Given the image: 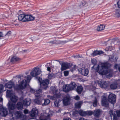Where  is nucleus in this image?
I'll return each mask as SVG.
<instances>
[{"mask_svg": "<svg viewBox=\"0 0 120 120\" xmlns=\"http://www.w3.org/2000/svg\"><path fill=\"white\" fill-rule=\"evenodd\" d=\"M35 18V17L32 15H25L24 14H20L18 16L19 20L24 22L33 21Z\"/></svg>", "mask_w": 120, "mask_h": 120, "instance_id": "20e7f679", "label": "nucleus"}, {"mask_svg": "<svg viewBox=\"0 0 120 120\" xmlns=\"http://www.w3.org/2000/svg\"><path fill=\"white\" fill-rule=\"evenodd\" d=\"M75 99V100H79L80 99V97L78 95H77L74 98Z\"/></svg>", "mask_w": 120, "mask_h": 120, "instance_id": "de8ad7c7", "label": "nucleus"}, {"mask_svg": "<svg viewBox=\"0 0 120 120\" xmlns=\"http://www.w3.org/2000/svg\"><path fill=\"white\" fill-rule=\"evenodd\" d=\"M113 83L111 84L110 86V88L113 90L116 89L117 85L120 84V79L118 80H113Z\"/></svg>", "mask_w": 120, "mask_h": 120, "instance_id": "423d86ee", "label": "nucleus"}, {"mask_svg": "<svg viewBox=\"0 0 120 120\" xmlns=\"http://www.w3.org/2000/svg\"><path fill=\"white\" fill-rule=\"evenodd\" d=\"M70 100L69 98L67 97H65L64 98L63 100V101L64 105H68Z\"/></svg>", "mask_w": 120, "mask_h": 120, "instance_id": "6ab92c4d", "label": "nucleus"}, {"mask_svg": "<svg viewBox=\"0 0 120 120\" xmlns=\"http://www.w3.org/2000/svg\"><path fill=\"white\" fill-rule=\"evenodd\" d=\"M109 101L111 103L114 104L116 101V95L114 94H109L108 97Z\"/></svg>", "mask_w": 120, "mask_h": 120, "instance_id": "0eeeda50", "label": "nucleus"}, {"mask_svg": "<svg viewBox=\"0 0 120 120\" xmlns=\"http://www.w3.org/2000/svg\"><path fill=\"white\" fill-rule=\"evenodd\" d=\"M93 111H86V115L91 116L93 114Z\"/></svg>", "mask_w": 120, "mask_h": 120, "instance_id": "ea45409f", "label": "nucleus"}, {"mask_svg": "<svg viewBox=\"0 0 120 120\" xmlns=\"http://www.w3.org/2000/svg\"><path fill=\"white\" fill-rule=\"evenodd\" d=\"M87 5V4L86 2L85 1H83L82 2V4H81L79 6L80 8H81L83 7L84 6H86Z\"/></svg>", "mask_w": 120, "mask_h": 120, "instance_id": "72a5a7b5", "label": "nucleus"}, {"mask_svg": "<svg viewBox=\"0 0 120 120\" xmlns=\"http://www.w3.org/2000/svg\"><path fill=\"white\" fill-rule=\"evenodd\" d=\"M41 72V70L40 69L35 67L30 72V74L32 76L36 77V78L40 82L41 86L43 89L45 90L48 87L49 81L47 79L42 80L40 77H37L38 75L40 74Z\"/></svg>", "mask_w": 120, "mask_h": 120, "instance_id": "f257e3e1", "label": "nucleus"}, {"mask_svg": "<svg viewBox=\"0 0 120 120\" xmlns=\"http://www.w3.org/2000/svg\"><path fill=\"white\" fill-rule=\"evenodd\" d=\"M64 120H71V119L70 118H66L65 119H64Z\"/></svg>", "mask_w": 120, "mask_h": 120, "instance_id": "bf43d9fd", "label": "nucleus"}, {"mask_svg": "<svg viewBox=\"0 0 120 120\" xmlns=\"http://www.w3.org/2000/svg\"><path fill=\"white\" fill-rule=\"evenodd\" d=\"M79 114L82 116H85L86 115V111H83L82 110H80L79 111Z\"/></svg>", "mask_w": 120, "mask_h": 120, "instance_id": "2f4dec72", "label": "nucleus"}, {"mask_svg": "<svg viewBox=\"0 0 120 120\" xmlns=\"http://www.w3.org/2000/svg\"><path fill=\"white\" fill-rule=\"evenodd\" d=\"M109 113L111 119L112 118V117L113 116V120H118L116 114L113 112V111L112 110H110L109 112Z\"/></svg>", "mask_w": 120, "mask_h": 120, "instance_id": "a211bd4d", "label": "nucleus"}, {"mask_svg": "<svg viewBox=\"0 0 120 120\" xmlns=\"http://www.w3.org/2000/svg\"><path fill=\"white\" fill-rule=\"evenodd\" d=\"M3 86L2 84H0V90H1L3 89Z\"/></svg>", "mask_w": 120, "mask_h": 120, "instance_id": "8fccbe9b", "label": "nucleus"}, {"mask_svg": "<svg viewBox=\"0 0 120 120\" xmlns=\"http://www.w3.org/2000/svg\"><path fill=\"white\" fill-rule=\"evenodd\" d=\"M79 120H87L86 119H85L83 118H81L79 119Z\"/></svg>", "mask_w": 120, "mask_h": 120, "instance_id": "13d9d810", "label": "nucleus"}, {"mask_svg": "<svg viewBox=\"0 0 120 120\" xmlns=\"http://www.w3.org/2000/svg\"><path fill=\"white\" fill-rule=\"evenodd\" d=\"M113 57L112 56H110V57H109V60H110L111 61H113V60H111V59H113Z\"/></svg>", "mask_w": 120, "mask_h": 120, "instance_id": "5fc2aeb1", "label": "nucleus"}, {"mask_svg": "<svg viewBox=\"0 0 120 120\" xmlns=\"http://www.w3.org/2000/svg\"><path fill=\"white\" fill-rule=\"evenodd\" d=\"M60 94H56L54 95L53 97L55 98H59L60 97Z\"/></svg>", "mask_w": 120, "mask_h": 120, "instance_id": "37998d69", "label": "nucleus"}, {"mask_svg": "<svg viewBox=\"0 0 120 120\" xmlns=\"http://www.w3.org/2000/svg\"><path fill=\"white\" fill-rule=\"evenodd\" d=\"M118 70L120 72V66L118 68Z\"/></svg>", "mask_w": 120, "mask_h": 120, "instance_id": "e2e57ef3", "label": "nucleus"}, {"mask_svg": "<svg viewBox=\"0 0 120 120\" xmlns=\"http://www.w3.org/2000/svg\"><path fill=\"white\" fill-rule=\"evenodd\" d=\"M38 111L36 108H33L32 111L30 112V116L32 117L36 116L38 115Z\"/></svg>", "mask_w": 120, "mask_h": 120, "instance_id": "ddd939ff", "label": "nucleus"}, {"mask_svg": "<svg viewBox=\"0 0 120 120\" xmlns=\"http://www.w3.org/2000/svg\"><path fill=\"white\" fill-rule=\"evenodd\" d=\"M117 4L118 8H120V0L119 1L117 2Z\"/></svg>", "mask_w": 120, "mask_h": 120, "instance_id": "09e8293b", "label": "nucleus"}, {"mask_svg": "<svg viewBox=\"0 0 120 120\" xmlns=\"http://www.w3.org/2000/svg\"><path fill=\"white\" fill-rule=\"evenodd\" d=\"M8 108L9 110H13L15 108V104L9 102L8 103Z\"/></svg>", "mask_w": 120, "mask_h": 120, "instance_id": "aec40b11", "label": "nucleus"}, {"mask_svg": "<svg viewBox=\"0 0 120 120\" xmlns=\"http://www.w3.org/2000/svg\"><path fill=\"white\" fill-rule=\"evenodd\" d=\"M70 67V64L67 63H64L61 64V70L64 71L69 68Z\"/></svg>", "mask_w": 120, "mask_h": 120, "instance_id": "9b49d317", "label": "nucleus"}, {"mask_svg": "<svg viewBox=\"0 0 120 120\" xmlns=\"http://www.w3.org/2000/svg\"><path fill=\"white\" fill-rule=\"evenodd\" d=\"M47 70L48 71H50L51 68L49 67H48L47 68Z\"/></svg>", "mask_w": 120, "mask_h": 120, "instance_id": "4d7b16f0", "label": "nucleus"}, {"mask_svg": "<svg viewBox=\"0 0 120 120\" xmlns=\"http://www.w3.org/2000/svg\"><path fill=\"white\" fill-rule=\"evenodd\" d=\"M24 80L21 81V83L19 85H17L15 86H14V88L16 90H19L23 89L27 86L28 83H29L31 79V76L29 75L27 76H25Z\"/></svg>", "mask_w": 120, "mask_h": 120, "instance_id": "7ed1b4c3", "label": "nucleus"}, {"mask_svg": "<svg viewBox=\"0 0 120 120\" xmlns=\"http://www.w3.org/2000/svg\"><path fill=\"white\" fill-rule=\"evenodd\" d=\"M3 100V99L2 98H1L0 99V102H1Z\"/></svg>", "mask_w": 120, "mask_h": 120, "instance_id": "680f3d73", "label": "nucleus"}, {"mask_svg": "<svg viewBox=\"0 0 120 120\" xmlns=\"http://www.w3.org/2000/svg\"><path fill=\"white\" fill-rule=\"evenodd\" d=\"M63 90L65 92H68L71 90L69 85H66L63 88Z\"/></svg>", "mask_w": 120, "mask_h": 120, "instance_id": "cd10ccee", "label": "nucleus"}, {"mask_svg": "<svg viewBox=\"0 0 120 120\" xmlns=\"http://www.w3.org/2000/svg\"><path fill=\"white\" fill-rule=\"evenodd\" d=\"M75 106L77 108H80L81 106V103L80 102H79L75 104Z\"/></svg>", "mask_w": 120, "mask_h": 120, "instance_id": "a19ab883", "label": "nucleus"}, {"mask_svg": "<svg viewBox=\"0 0 120 120\" xmlns=\"http://www.w3.org/2000/svg\"><path fill=\"white\" fill-rule=\"evenodd\" d=\"M31 99L29 98H26L23 101V105L25 106H28L30 105L31 103Z\"/></svg>", "mask_w": 120, "mask_h": 120, "instance_id": "dca6fc26", "label": "nucleus"}, {"mask_svg": "<svg viewBox=\"0 0 120 120\" xmlns=\"http://www.w3.org/2000/svg\"><path fill=\"white\" fill-rule=\"evenodd\" d=\"M117 65H117V64H115V66H114V68H116V67H117Z\"/></svg>", "mask_w": 120, "mask_h": 120, "instance_id": "052dcab7", "label": "nucleus"}, {"mask_svg": "<svg viewBox=\"0 0 120 120\" xmlns=\"http://www.w3.org/2000/svg\"><path fill=\"white\" fill-rule=\"evenodd\" d=\"M83 88L82 86H78L77 87L76 89V91L79 94H81L82 92Z\"/></svg>", "mask_w": 120, "mask_h": 120, "instance_id": "393cba45", "label": "nucleus"}, {"mask_svg": "<svg viewBox=\"0 0 120 120\" xmlns=\"http://www.w3.org/2000/svg\"><path fill=\"white\" fill-rule=\"evenodd\" d=\"M67 42L66 41H60V43L62 44H63Z\"/></svg>", "mask_w": 120, "mask_h": 120, "instance_id": "603ef678", "label": "nucleus"}, {"mask_svg": "<svg viewBox=\"0 0 120 120\" xmlns=\"http://www.w3.org/2000/svg\"><path fill=\"white\" fill-rule=\"evenodd\" d=\"M96 84H98L101 88H103L105 89L107 88L109 86V83L108 81H103L101 80H97L95 81Z\"/></svg>", "mask_w": 120, "mask_h": 120, "instance_id": "39448f33", "label": "nucleus"}, {"mask_svg": "<svg viewBox=\"0 0 120 120\" xmlns=\"http://www.w3.org/2000/svg\"><path fill=\"white\" fill-rule=\"evenodd\" d=\"M59 63L60 64H61V62H60Z\"/></svg>", "mask_w": 120, "mask_h": 120, "instance_id": "774afa93", "label": "nucleus"}, {"mask_svg": "<svg viewBox=\"0 0 120 120\" xmlns=\"http://www.w3.org/2000/svg\"><path fill=\"white\" fill-rule=\"evenodd\" d=\"M56 60L58 62V61H59V60Z\"/></svg>", "mask_w": 120, "mask_h": 120, "instance_id": "338daca9", "label": "nucleus"}, {"mask_svg": "<svg viewBox=\"0 0 120 120\" xmlns=\"http://www.w3.org/2000/svg\"><path fill=\"white\" fill-rule=\"evenodd\" d=\"M6 93V95L8 97H10L11 95L13 94L11 93V91L8 90H7Z\"/></svg>", "mask_w": 120, "mask_h": 120, "instance_id": "e433bc0d", "label": "nucleus"}, {"mask_svg": "<svg viewBox=\"0 0 120 120\" xmlns=\"http://www.w3.org/2000/svg\"><path fill=\"white\" fill-rule=\"evenodd\" d=\"M20 60V59L18 57L15 56H13L11 59V61L12 62L18 61Z\"/></svg>", "mask_w": 120, "mask_h": 120, "instance_id": "bb28decb", "label": "nucleus"}, {"mask_svg": "<svg viewBox=\"0 0 120 120\" xmlns=\"http://www.w3.org/2000/svg\"><path fill=\"white\" fill-rule=\"evenodd\" d=\"M98 103V101L97 99L95 98V99L93 103V106L95 107H96Z\"/></svg>", "mask_w": 120, "mask_h": 120, "instance_id": "58836bf2", "label": "nucleus"}, {"mask_svg": "<svg viewBox=\"0 0 120 120\" xmlns=\"http://www.w3.org/2000/svg\"><path fill=\"white\" fill-rule=\"evenodd\" d=\"M105 28V26L102 24L99 25L98 27L97 30L98 31H100L104 30Z\"/></svg>", "mask_w": 120, "mask_h": 120, "instance_id": "a878e982", "label": "nucleus"}, {"mask_svg": "<svg viewBox=\"0 0 120 120\" xmlns=\"http://www.w3.org/2000/svg\"><path fill=\"white\" fill-rule=\"evenodd\" d=\"M108 64L105 63L98 65L97 67L94 68V69L100 74L105 75L108 73Z\"/></svg>", "mask_w": 120, "mask_h": 120, "instance_id": "f03ea898", "label": "nucleus"}, {"mask_svg": "<svg viewBox=\"0 0 120 120\" xmlns=\"http://www.w3.org/2000/svg\"><path fill=\"white\" fill-rule=\"evenodd\" d=\"M11 31H8L5 35V36L7 38H8L9 36L11 35Z\"/></svg>", "mask_w": 120, "mask_h": 120, "instance_id": "79ce46f5", "label": "nucleus"}, {"mask_svg": "<svg viewBox=\"0 0 120 120\" xmlns=\"http://www.w3.org/2000/svg\"><path fill=\"white\" fill-rule=\"evenodd\" d=\"M30 91L32 93L34 94L36 97H38L39 94H41L42 92V90L39 89L38 90L35 91L33 89L30 88Z\"/></svg>", "mask_w": 120, "mask_h": 120, "instance_id": "1a4fd4ad", "label": "nucleus"}, {"mask_svg": "<svg viewBox=\"0 0 120 120\" xmlns=\"http://www.w3.org/2000/svg\"><path fill=\"white\" fill-rule=\"evenodd\" d=\"M91 62L92 64L94 65L92 68H94V67H95V65H96V64L97 63V61L96 59H93L91 60Z\"/></svg>", "mask_w": 120, "mask_h": 120, "instance_id": "7c9ffc66", "label": "nucleus"}, {"mask_svg": "<svg viewBox=\"0 0 120 120\" xmlns=\"http://www.w3.org/2000/svg\"><path fill=\"white\" fill-rule=\"evenodd\" d=\"M64 75L66 76H68L69 74V72L68 71H65L64 72Z\"/></svg>", "mask_w": 120, "mask_h": 120, "instance_id": "a18cd8bd", "label": "nucleus"}, {"mask_svg": "<svg viewBox=\"0 0 120 120\" xmlns=\"http://www.w3.org/2000/svg\"><path fill=\"white\" fill-rule=\"evenodd\" d=\"M50 43H51L52 44H54L56 43V42H55V41H52L49 42Z\"/></svg>", "mask_w": 120, "mask_h": 120, "instance_id": "864d4df0", "label": "nucleus"}, {"mask_svg": "<svg viewBox=\"0 0 120 120\" xmlns=\"http://www.w3.org/2000/svg\"><path fill=\"white\" fill-rule=\"evenodd\" d=\"M10 98V100L13 103H15L18 100V97L15 96L14 94L11 95L9 97Z\"/></svg>", "mask_w": 120, "mask_h": 120, "instance_id": "2eb2a0df", "label": "nucleus"}, {"mask_svg": "<svg viewBox=\"0 0 120 120\" xmlns=\"http://www.w3.org/2000/svg\"><path fill=\"white\" fill-rule=\"evenodd\" d=\"M115 17H118L120 16V9H117L116 10L114 15Z\"/></svg>", "mask_w": 120, "mask_h": 120, "instance_id": "c756f323", "label": "nucleus"}, {"mask_svg": "<svg viewBox=\"0 0 120 120\" xmlns=\"http://www.w3.org/2000/svg\"><path fill=\"white\" fill-rule=\"evenodd\" d=\"M3 35L2 33L0 32V37H3Z\"/></svg>", "mask_w": 120, "mask_h": 120, "instance_id": "6e6d98bb", "label": "nucleus"}, {"mask_svg": "<svg viewBox=\"0 0 120 120\" xmlns=\"http://www.w3.org/2000/svg\"><path fill=\"white\" fill-rule=\"evenodd\" d=\"M79 71L82 75L85 76H87L89 72L88 69L84 68L79 69Z\"/></svg>", "mask_w": 120, "mask_h": 120, "instance_id": "6e6552de", "label": "nucleus"}, {"mask_svg": "<svg viewBox=\"0 0 120 120\" xmlns=\"http://www.w3.org/2000/svg\"><path fill=\"white\" fill-rule=\"evenodd\" d=\"M69 86L71 90H72L75 89L76 85L75 83L74 82H71Z\"/></svg>", "mask_w": 120, "mask_h": 120, "instance_id": "4be33fe9", "label": "nucleus"}, {"mask_svg": "<svg viewBox=\"0 0 120 120\" xmlns=\"http://www.w3.org/2000/svg\"><path fill=\"white\" fill-rule=\"evenodd\" d=\"M50 100L48 99H46L44 100V103L42 105V106H44L45 105H47L50 103Z\"/></svg>", "mask_w": 120, "mask_h": 120, "instance_id": "473e14b6", "label": "nucleus"}, {"mask_svg": "<svg viewBox=\"0 0 120 120\" xmlns=\"http://www.w3.org/2000/svg\"><path fill=\"white\" fill-rule=\"evenodd\" d=\"M101 103L102 106L105 107H107L108 106V102L105 96H103L102 99Z\"/></svg>", "mask_w": 120, "mask_h": 120, "instance_id": "f8f14e48", "label": "nucleus"}, {"mask_svg": "<svg viewBox=\"0 0 120 120\" xmlns=\"http://www.w3.org/2000/svg\"><path fill=\"white\" fill-rule=\"evenodd\" d=\"M42 100H39L38 98V99H36L35 100V101L39 105H41L42 103Z\"/></svg>", "mask_w": 120, "mask_h": 120, "instance_id": "c9c22d12", "label": "nucleus"}, {"mask_svg": "<svg viewBox=\"0 0 120 120\" xmlns=\"http://www.w3.org/2000/svg\"><path fill=\"white\" fill-rule=\"evenodd\" d=\"M108 49H108V48H106V50L107 51H108Z\"/></svg>", "mask_w": 120, "mask_h": 120, "instance_id": "0e129e2a", "label": "nucleus"}, {"mask_svg": "<svg viewBox=\"0 0 120 120\" xmlns=\"http://www.w3.org/2000/svg\"><path fill=\"white\" fill-rule=\"evenodd\" d=\"M103 52L101 51H95L92 53V55L93 56H96L97 55H100L103 54Z\"/></svg>", "mask_w": 120, "mask_h": 120, "instance_id": "b1692460", "label": "nucleus"}, {"mask_svg": "<svg viewBox=\"0 0 120 120\" xmlns=\"http://www.w3.org/2000/svg\"><path fill=\"white\" fill-rule=\"evenodd\" d=\"M93 114L96 117H98L100 115V111L99 109H95L93 111Z\"/></svg>", "mask_w": 120, "mask_h": 120, "instance_id": "412c9836", "label": "nucleus"}, {"mask_svg": "<svg viewBox=\"0 0 120 120\" xmlns=\"http://www.w3.org/2000/svg\"><path fill=\"white\" fill-rule=\"evenodd\" d=\"M76 65H74V68H75V67L76 66Z\"/></svg>", "mask_w": 120, "mask_h": 120, "instance_id": "69168bd1", "label": "nucleus"}, {"mask_svg": "<svg viewBox=\"0 0 120 120\" xmlns=\"http://www.w3.org/2000/svg\"><path fill=\"white\" fill-rule=\"evenodd\" d=\"M0 114L3 116H5L8 114V111L7 109L3 107L0 109Z\"/></svg>", "mask_w": 120, "mask_h": 120, "instance_id": "9d476101", "label": "nucleus"}, {"mask_svg": "<svg viewBox=\"0 0 120 120\" xmlns=\"http://www.w3.org/2000/svg\"><path fill=\"white\" fill-rule=\"evenodd\" d=\"M55 77V76L54 74L53 73H49L48 75V78L49 79H51L52 78Z\"/></svg>", "mask_w": 120, "mask_h": 120, "instance_id": "f704fd0d", "label": "nucleus"}, {"mask_svg": "<svg viewBox=\"0 0 120 120\" xmlns=\"http://www.w3.org/2000/svg\"><path fill=\"white\" fill-rule=\"evenodd\" d=\"M51 89L54 93H56L57 91V89L54 86L51 87Z\"/></svg>", "mask_w": 120, "mask_h": 120, "instance_id": "4c0bfd02", "label": "nucleus"}, {"mask_svg": "<svg viewBox=\"0 0 120 120\" xmlns=\"http://www.w3.org/2000/svg\"><path fill=\"white\" fill-rule=\"evenodd\" d=\"M14 83L13 82L10 81L9 82L5 83L4 87L6 88L11 89L13 87H14Z\"/></svg>", "mask_w": 120, "mask_h": 120, "instance_id": "4468645a", "label": "nucleus"}, {"mask_svg": "<svg viewBox=\"0 0 120 120\" xmlns=\"http://www.w3.org/2000/svg\"><path fill=\"white\" fill-rule=\"evenodd\" d=\"M24 112L25 114H26L28 113V110L27 109H25L24 110Z\"/></svg>", "mask_w": 120, "mask_h": 120, "instance_id": "3c124183", "label": "nucleus"}, {"mask_svg": "<svg viewBox=\"0 0 120 120\" xmlns=\"http://www.w3.org/2000/svg\"><path fill=\"white\" fill-rule=\"evenodd\" d=\"M116 113L117 114L116 116L118 117H120V111L117 110L116 112Z\"/></svg>", "mask_w": 120, "mask_h": 120, "instance_id": "49530a36", "label": "nucleus"}, {"mask_svg": "<svg viewBox=\"0 0 120 120\" xmlns=\"http://www.w3.org/2000/svg\"><path fill=\"white\" fill-rule=\"evenodd\" d=\"M50 115L48 114L47 116H45V117L40 116L39 118V120H49L50 119L49 118Z\"/></svg>", "mask_w": 120, "mask_h": 120, "instance_id": "c85d7f7f", "label": "nucleus"}, {"mask_svg": "<svg viewBox=\"0 0 120 120\" xmlns=\"http://www.w3.org/2000/svg\"><path fill=\"white\" fill-rule=\"evenodd\" d=\"M16 107L19 110H22L23 109V105L22 103L21 102H18L17 104Z\"/></svg>", "mask_w": 120, "mask_h": 120, "instance_id": "5701e85b", "label": "nucleus"}, {"mask_svg": "<svg viewBox=\"0 0 120 120\" xmlns=\"http://www.w3.org/2000/svg\"><path fill=\"white\" fill-rule=\"evenodd\" d=\"M54 103L55 105L56 106H59V102L57 100L54 102Z\"/></svg>", "mask_w": 120, "mask_h": 120, "instance_id": "c03bdc74", "label": "nucleus"}, {"mask_svg": "<svg viewBox=\"0 0 120 120\" xmlns=\"http://www.w3.org/2000/svg\"><path fill=\"white\" fill-rule=\"evenodd\" d=\"M22 113L20 111H17L12 114V116H14L16 118H21L22 116Z\"/></svg>", "mask_w": 120, "mask_h": 120, "instance_id": "f3484780", "label": "nucleus"}]
</instances>
